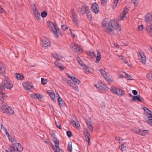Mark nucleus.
I'll list each match as a JSON object with an SVG mask.
<instances>
[{
    "label": "nucleus",
    "mask_w": 152,
    "mask_h": 152,
    "mask_svg": "<svg viewBox=\"0 0 152 152\" xmlns=\"http://www.w3.org/2000/svg\"><path fill=\"white\" fill-rule=\"evenodd\" d=\"M5 68L4 65L0 63V73L3 74L5 72Z\"/></svg>",
    "instance_id": "obj_25"
},
{
    "label": "nucleus",
    "mask_w": 152,
    "mask_h": 152,
    "mask_svg": "<svg viewBox=\"0 0 152 152\" xmlns=\"http://www.w3.org/2000/svg\"><path fill=\"white\" fill-rule=\"evenodd\" d=\"M144 118L147 122V121H148V120L152 118V114L151 113L147 114L144 116Z\"/></svg>",
    "instance_id": "obj_19"
},
{
    "label": "nucleus",
    "mask_w": 152,
    "mask_h": 152,
    "mask_svg": "<svg viewBox=\"0 0 152 152\" xmlns=\"http://www.w3.org/2000/svg\"><path fill=\"white\" fill-rule=\"evenodd\" d=\"M66 133L68 137H71L72 136V134L71 131H67Z\"/></svg>",
    "instance_id": "obj_47"
},
{
    "label": "nucleus",
    "mask_w": 152,
    "mask_h": 152,
    "mask_svg": "<svg viewBox=\"0 0 152 152\" xmlns=\"http://www.w3.org/2000/svg\"><path fill=\"white\" fill-rule=\"evenodd\" d=\"M116 90L117 91L116 94L118 95L123 96L124 94V93H123V91L121 89L117 88Z\"/></svg>",
    "instance_id": "obj_28"
},
{
    "label": "nucleus",
    "mask_w": 152,
    "mask_h": 152,
    "mask_svg": "<svg viewBox=\"0 0 152 152\" xmlns=\"http://www.w3.org/2000/svg\"><path fill=\"white\" fill-rule=\"evenodd\" d=\"M70 47L72 48V50L74 52H80L81 50L80 48L75 44H71L70 45Z\"/></svg>",
    "instance_id": "obj_13"
},
{
    "label": "nucleus",
    "mask_w": 152,
    "mask_h": 152,
    "mask_svg": "<svg viewBox=\"0 0 152 152\" xmlns=\"http://www.w3.org/2000/svg\"><path fill=\"white\" fill-rule=\"evenodd\" d=\"M146 77L149 80H152V71L149 72L147 74Z\"/></svg>",
    "instance_id": "obj_35"
},
{
    "label": "nucleus",
    "mask_w": 152,
    "mask_h": 152,
    "mask_svg": "<svg viewBox=\"0 0 152 152\" xmlns=\"http://www.w3.org/2000/svg\"><path fill=\"white\" fill-rule=\"evenodd\" d=\"M37 99H42L43 97V96L41 94H39L38 93H37Z\"/></svg>",
    "instance_id": "obj_55"
},
{
    "label": "nucleus",
    "mask_w": 152,
    "mask_h": 152,
    "mask_svg": "<svg viewBox=\"0 0 152 152\" xmlns=\"http://www.w3.org/2000/svg\"><path fill=\"white\" fill-rule=\"evenodd\" d=\"M78 63L83 68H84V67H85L86 65L84 64L83 61L81 60H80L78 61Z\"/></svg>",
    "instance_id": "obj_39"
},
{
    "label": "nucleus",
    "mask_w": 152,
    "mask_h": 152,
    "mask_svg": "<svg viewBox=\"0 0 152 152\" xmlns=\"http://www.w3.org/2000/svg\"><path fill=\"white\" fill-rule=\"evenodd\" d=\"M22 84L23 87L26 90H31L33 88L32 83L30 82H25Z\"/></svg>",
    "instance_id": "obj_9"
},
{
    "label": "nucleus",
    "mask_w": 152,
    "mask_h": 152,
    "mask_svg": "<svg viewBox=\"0 0 152 152\" xmlns=\"http://www.w3.org/2000/svg\"><path fill=\"white\" fill-rule=\"evenodd\" d=\"M143 109L145 111L147 112V114L151 113V111L147 107H144L143 108Z\"/></svg>",
    "instance_id": "obj_50"
},
{
    "label": "nucleus",
    "mask_w": 152,
    "mask_h": 152,
    "mask_svg": "<svg viewBox=\"0 0 152 152\" xmlns=\"http://www.w3.org/2000/svg\"><path fill=\"white\" fill-rule=\"evenodd\" d=\"M84 134L85 137L87 136L88 135H90L87 129L84 130Z\"/></svg>",
    "instance_id": "obj_51"
},
{
    "label": "nucleus",
    "mask_w": 152,
    "mask_h": 152,
    "mask_svg": "<svg viewBox=\"0 0 152 152\" xmlns=\"http://www.w3.org/2000/svg\"><path fill=\"white\" fill-rule=\"evenodd\" d=\"M13 143H12L11 145L9 147V150H10V152H14L16 151V150L15 148V147L14 146H13Z\"/></svg>",
    "instance_id": "obj_34"
},
{
    "label": "nucleus",
    "mask_w": 152,
    "mask_h": 152,
    "mask_svg": "<svg viewBox=\"0 0 152 152\" xmlns=\"http://www.w3.org/2000/svg\"><path fill=\"white\" fill-rule=\"evenodd\" d=\"M31 5L32 7H34V8H33V11L36 10H37V9L36 5L34 4H31Z\"/></svg>",
    "instance_id": "obj_63"
},
{
    "label": "nucleus",
    "mask_w": 152,
    "mask_h": 152,
    "mask_svg": "<svg viewBox=\"0 0 152 152\" xmlns=\"http://www.w3.org/2000/svg\"><path fill=\"white\" fill-rule=\"evenodd\" d=\"M87 53L88 55H89L91 58H94L96 57V54L94 52L89 51H87Z\"/></svg>",
    "instance_id": "obj_27"
},
{
    "label": "nucleus",
    "mask_w": 152,
    "mask_h": 152,
    "mask_svg": "<svg viewBox=\"0 0 152 152\" xmlns=\"http://www.w3.org/2000/svg\"><path fill=\"white\" fill-rule=\"evenodd\" d=\"M87 13V17L88 19L91 20L92 19V16L91 12H86Z\"/></svg>",
    "instance_id": "obj_36"
},
{
    "label": "nucleus",
    "mask_w": 152,
    "mask_h": 152,
    "mask_svg": "<svg viewBox=\"0 0 152 152\" xmlns=\"http://www.w3.org/2000/svg\"><path fill=\"white\" fill-rule=\"evenodd\" d=\"M75 127L77 128L79 127L80 126V125L79 122L78 121V120L76 117H75Z\"/></svg>",
    "instance_id": "obj_38"
},
{
    "label": "nucleus",
    "mask_w": 152,
    "mask_h": 152,
    "mask_svg": "<svg viewBox=\"0 0 152 152\" xmlns=\"http://www.w3.org/2000/svg\"><path fill=\"white\" fill-rule=\"evenodd\" d=\"M4 91H3V93L2 94L0 93L1 95V96L0 97V100L2 102H3L4 101V97L5 96V95L4 94Z\"/></svg>",
    "instance_id": "obj_42"
},
{
    "label": "nucleus",
    "mask_w": 152,
    "mask_h": 152,
    "mask_svg": "<svg viewBox=\"0 0 152 152\" xmlns=\"http://www.w3.org/2000/svg\"><path fill=\"white\" fill-rule=\"evenodd\" d=\"M57 28H59L58 27L56 23H54V29L55 31L57 32Z\"/></svg>",
    "instance_id": "obj_59"
},
{
    "label": "nucleus",
    "mask_w": 152,
    "mask_h": 152,
    "mask_svg": "<svg viewBox=\"0 0 152 152\" xmlns=\"http://www.w3.org/2000/svg\"><path fill=\"white\" fill-rule=\"evenodd\" d=\"M83 69L86 72H88L90 73L92 71V69L90 67H88L87 65H86L85 67L83 68Z\"/></svg>",
    "instance_id": "obj_29"
},
{
    "label": "nucleus",
    "mask_w": 152,
    "mask_h": 152,
    "mask_svg": "<svg viewBox=\"0 0 152 152\" xmlns=\"http://www.w3.org/2000/svg\"><path fill=\"white\" fill-rule=\"evenodd\" d=\"M99 71L101 72V74L108 81H111V79H110L109 77L107 76L106 72L104 69H100V70H99Z\"/></svg>",
    "instance_id": "obj_14"
},
{
    "label": "nucleus",
    "mask_w": 152,
    "mask_h": 152,
    "mask_svg": "<svg viewBox=\"0 0 152 152\" xmlns=\"http://www.w3.org/2000/svg\"><path fill=\"white\" fill-rule=\"evenodd\" d=\"M15 77L18 80H22L24 78L23 76L22 75L19 73H16L15 75Z\"/></svg>",
    "instance_id": "obj_20"
},
{
    "label": "nucleus",
    "mask_w": 152,
    "mask_h": 152,
    "mask_svg": "<svg viewBox=\"0 0 152 152\" xmlns=\"http://www.w3.org/2000/svg\"><path fill=\"white\" fill-rule=\"evenodd\" d=\"M71 80L73 82H75L77 84H79L80 83V81L77 78L75 77H71Z\"/></svg>",
    "instance_id": "obj_31"
},
{
    "label": "nucleus",
    "mask_w": 152,
    "mask_h": 152,
    "mask_svg": "<svg viewBox=\"0 0 152 152\" xmlns=\"http://www.w3.org/2000/svg\"><path fill=\"white\" fill-rule=\"evenodd\" d=\"M128 10L129 9H128L127 7H126L124 8V10L123 11L124 14H123L122 16L121 17V18L122 19H124L125 17L126 14L128 12Z\"/></svg>",
    "instance_id": "obj_23"
},
{
    "label": "nucleus",
    "mask_w": 152,
    "mask_h": 152,
    "mask_svg": "<svg viewBox=\"0 0 152 152\" xmlns=\"http://www.w3.org/2000/svg\"><path fill=\"white\" fill-rule=\"evenodd\" d=\"M73 85L72 86V87H73V88L75 89L77 91L78 90V87L75 84H73Z\"/></svg>",
    "instance_id": "obj_60"
},
{
    "label": "nucleus",
    "mask_w": 152,
    "mask_h": 152,
    "mask_svg": "<svg viewBox=\"0 0 152 152\" xmlns=\"http://www.w3.org/2000/svg\"><path fill=\"white\" fill-rule=\"evenodd\" d=\"M31 98H32L34 99H37V94L34 93V94H31Z\"/></svg>",
    "instance_id": "obj_52"
},
{
    "label": "nucleus",
    "mask_w": 152,
    "mask_h": 152,
    "mask_svg": "<svg viewBox=\"0 0 152 152\" xmlns=\"http://www.w3.org/2000/svg\"><path fill=\"white\" fill-rule=\"evenodd\" d=\"M53 55L55 58L57 60H60V58L58 54L56 53H53Z\"/></svg>",
    "instance_id": "obj_45"
},
{
    "label": "nucleus",
    "mask_w": 152,
    "mask_h": 152,
    "mask_svg": "<svg viewBox=\"0 0 152 152\" xmlns=\"http://www.w3.org/2000/svg\"><path fill=\"white\" fill-rule=\"evenodd\" d=\"M48 15V13L45 11H43L41 13V16L42 18L45 17Z\"/></svg>",
    "instance_id": "obj_41"
},
{
    "label": "nucleus",
    "mask_w": 152,
    "mask_h": 152,
    "mask_svg": "<svg viewBox=\"0 0 152 152\" xmlns=\"http://www.w3.org/2000/svg\"><path fill=\"white\" fill-rule=\"evenodd\" d=\"M71 12L72 16V20L75 24L77 26H78L79 25L78 20L76 14V13L74 9L72 8L71 9Z\"/></svg>",
    "instance_id": "obj_5"
},
{
    "label": "nucleus",
    "mask_w": 152,
    "mask_h": 152,
    "mask_svg": "<svg viewBox=\"0 0 152 152\" xmlns=\"http://www.w3.org/2000/svg\"><path fill=\"white\" fill-rule=\"evenodd\" d=\"M143 25H141L139 26L138 27V29L139 30L141 31L143 29Z\"/></svg>",
    "instance_id": "obj_61"
},
{
    "label": "nucleus",
    "mask_w": 152,
    "mask_h": 152,
    "mask_svg": "<svg viewBox=\"0 0 152 152\" xmlns=\"http://www.w3.org/2000/svg\"><path fill=\"white\" fill-rule=\"evenodd\" d=\"M138 55L140 56L141 58V62L143 64H145L146 63V59L145 56L143 52L141 50L138 51Z\"/></svg>",
    "instance_id": "obj_7"
},
{
    "label": "nucleus",
    "mask_w": 152,
    "mask_h": 152,
    "mask_svg": "<svg viewBox=\"0 0 152 152\" xmlns=\"http://www.w3.org/2000/svg\"><path fill=\"white\" fill-rule=\"evenodd\" d=\"M83 6L84 7V9L85 11H86V12L90 11L89 7L88 6L85 5Z\"/></svg>",
    "instance_id": "obj_48"
},
{
    "label": "nucleus",
    "mask_w": 152,
    "mask_h": 152,
    "mask_svg": "<svg viewBox=\"0 0 152 152\" xmlns=\"http://www.w3.org/2000/svg\"><path fill=\"white\" fill-rule=\"evenodd\" d=\"M13 145L16 146V151L21 152L23 151V148L21 145L20 143L17 142L16 141L14 142Z\"/></svg>",
    "instance_id": "obj_12"
},
{
    "label": "nucleus",
    "mask_w": 152,
    "mask_h": 152,
    "mask_svg": "<svg viewBox=\"0 0 152 152\" xmlns=\"http://www.w3.org/2000/svg\"><path fill=\"white\" fill-rule=\"evenodd\" d=\"M55 124H56V126L57 128L60 129H61V124L59 121H56Z\"/></svg>",
    "instance_id": "obj_49"
},
{
    "label": "nucleus",
    "mask_w": 152,
    "mask_h": 152,
    "mask_svg": "<svg viewBox=\"0 0 152 152\" xmlns=\"http://www.w3.org/2000/svg\"><path fill=\"white\" fill-rule=\"evenodd\" d=\"M124 76H123V75H121V77H127V79L129 80H132V77L129 75L128 74L124 72Z\"/></svg>",
    "instance_id": "obj_32"
},
{
    "label": "nucleus",
    "mask_w": 152,
    "mask_h": 152,
    "mask_svg": "<svg viewBox=\"0 0 152 152\" xmlns=\"http://www.w3.org/2000/svg\"><path fill=\"white\" fill-rule=\"evenodd\" d=\"M41 82L42 84L45 85L47 82V80L45 79L42 78L41 79Z\"/></svg>",
    "instance_id": "obj_43"
},
{
    "label": "nucleus",
    "mask_w": 152,
    "mask_h": 152,
    "mask_svg": "<svg viewBox=\"0 0 152 152\" xmlns=\"http://www.w3.org/2000/svg\"><path fill=\"white\" fill-rule=\"evenodd\" d=\"M51 137L53 138V140L54 139V138H56V136L55 134L53 132L52 134H51Z\"/></svg>",
    "instance_id": "obj_62"
},
{
    "label": "nucleus",
    "mask_w": 152,
    "mask_h": 152,
    "mask_svg": "<svg viewBox=\"0 0 152 152\" xmlns=\"http://www.w3.org/2000/svg\"><path fill=\"white\" fill-rule=\"evenodd\" d=\"M61 27L62 29L64 30V31L68 29V27L65 25H62L61 26Z\"/></svg>",
    "instance_id": "obj_54"
},
{
    "label": "nucleus",
    "mask_w": 152,
    "mask_h": 152,
    "mask_svg": "<svg viewBox=\"0 0 152 152\" xmlns=\"http://www.w3.org/2000/svg\"><path fill=\"white\" fill-rule=\"evenodd\" d=\"M97 56L95 61L96 63H98L101 59V54L100 52L98 50H97Z\"/></svg>",
    "instance_id": "obj_24"
},
{
    "label": "nucleus",
    "mask_w": 152,
    "mask_h": 152,
    "mask_svg": "<svg viewBox=\"0 0 152 152\" xmlns=\"http://www.w3.org/2000/svg\"><path fill=\"white\" fill-rule=\"evenodd\" d=\"M3 82L0 85V93L2 94L3 91H4V88L10 89L13 87V84L10 80L7 77L5 78Z\"/></svg>",
    "instance_id": "obj_2"
},
{
    "label": "nucleus",
    "mask_w": 152,
    "mask_h": 152,
    "mask_svg": "<svg viewBox=\"0 0 152 152\" xmlns=\"http://www.w3.org/2000/svg\"><path fill=\"white\" fill-rule=\"evenodd\" d=\"M49 95L53 101L56 102V100L55 99V95L54 93L53 92H50L49 94Z\"/></svg>",
    "instance_id": "obj_26"
},
{
    "label": "nucleus",
    "mask_w": 152,
    "mask_h": 152,
    "mask_svg": "<svg viewBox=\"0 0 152 152\" xmlns=\"http://www.w3.org/2000/svg\"><path fill=\"white\" fill-rule=\"evenodd\" d=\"M98 88L99 89V90H101L102 91H103L106 90H107V87L106 84H104L102 86L98 87Z\"/></svg>",
    "instance_id": "obj_30"
},
{
    "label": "nucleus",
    "mask_w": 152,
    "mask_h": 152,
    "mask_svg": "<svg viewBox=\"0 0 152 152\" xmlns=\"http://www.w3.org/2000/svg\"><path fill=\"white\" fill-rule=\"evenodd\" d=\"M68 150L70 152H72V142H69L68 144Z\"/></svg>",
    "instance_id": "obj_33"
},
{
    "label": "nucleus",
    "mask_w": 152,
    "mask_h": 152,
    "mask_svg": "<svg viewBox=\"0 0 152 152\" xmlns=\"http://www.w3.org/2000/svg\"><path fill=\"white\" fill-rule=\"evenodd\" d=\"M34 12L35 17L37 18V20L39 21L41 20V17L40 16V13L38 11V10H34Z\"/></svg>",
    "instance_id": "obj_18"
},
{
    "label": "nucleus",
    "mask_w": 152,
    "mask_h": 152,
    "mask_svg": "<svg viewBox=\"0 0 152 152\" xmlns=\"http://www.w3.org/2000/svg\"><path fill=\"white\" fill-rule=\"evenodd\" d=\"M88 127L91 132H92L93 131L94 127L92 126V125L88 126Z\"/></svg>",
    "instance_id": "obj_56"
},
{
    "label": "nucleus",
    "mask_w": 152,
    "mask_h": 152,
    "mask_svg": "<svg viewBox=\"0 0 152 152\" xmlns=\"http://www.w3.org/2000/svg\"><path fill=\"white\" fill-rule=\"evenodd\" d=\"M78 11L82 15H84L86 13V11L85 10L84 7L83 6L79 7L78 8Z\"/></svg>",
    "instance_id": "obj_21"
},
{
    "label": "nucleus",
    "mask_w": 152,
    "mask_h": 152,
    "mask_svg": "<svg viewBox=\"0 0 152 152\" xmlns=\"http://www.w3.org/2000/svg\"><path fill=\"white\" fill-rule=\"evenodd\" d=\"M1 111L4 113H6L8 115H11L13 114L14 111L11 107L8 106L7 107L5 105L4 106H2L1 108Z\"/></svg>",
    "instance_id": "obj_4"
},
{
    "label": "nucleus",
    "mask_w": 152,
    "mask_h": 152,
    "mask_svg": "<svg viewBox=\"0 0 152 152\" xmlns=\"http://www.w3.org/2000/svg\"><path fill=\"white\" fill-rule=\"evenodd\" d=\"M90 135H88L87 136H86V137H85L86 139V140L88 142V145H90Z\"/></svg>",
    "instance_id": "obj_40"
},
{
    "label": "nucleus",
    "mask_w": 152,
    "mask_h": 152,
    "mask_svg": "<svg viewBox=\"0 0 152 152\" xmlns=\"http://www.w3.org/2000/svg\"><path fill=\"white\" fill-rule=\"evenodd\" d=\"M104 84H105L103 83L102 82H101L99 83V84L98 86L96 85H95V86L97 88H98V87H99L100 86H103V85H104Z\"/></svg>",
    "instance_id": "obj_53"
},
{
    "label": "nucleus",
    "mask_w": 152,
    "mask_h": 152,
    "mask_svg": "<svg viewBox=\"0 0 152 152\" xmlns=\"http://www.w3.org/2000/svg\"><path fill=\"white\" fill-rule=\"evenodd\" d=\"M132 92L133 94L134 95H137L138 94L137 91L136 90H133Z\"/></svg>",
    "instance_id": "obj_64"
},
{
    "label": "nucleus",
    "mask_w": 152,
    "mask_h": 152,
    "mask_svg": "<svg viewBox=\"0 0 152 152\" xmlns=\"http://www.w3.org/2000/svg\"><path fill=\"white\" fill-rule=\"evenodd\" d=\"M86 122L88 126L92 125V120L90 118L86 119Z\"/></svg>",
    "instance_id": "obj_37"
},
{
    "label": "nucleus",
    "mask_w": 152,
    "mask_h": 152,
    "mask_svg": "<svg viewBox=\"0 0 152 152\" xmlns=\"http://www.w3.org/2000/svg\"><path fill=\"white\" fill-rule=\"evenodd\" d=\"M102 26L104 30L107 33L112 32L113 31V29L118 31H120L121 30V27L117 21L113 20H111L108 23L105 20L103 21Z\"/></svg>",
    "instance_id": "obj_1"
},
{
    "label": "nucleus",
    "mask_w": 152,
    "mask_h": 152,
    "mask_svg": "<svg viewBox=\"0 0 152 152\" xmlns=\"http://www.w3.org/2000/svg\"><path fill=\"white\" fill-rule=\"evenodd\" d=\"M42 46L45 48H48L50 45V42L48 39H43L42 40Z\"/></svg>",
    "instance_id": "obj_11"
},
{
    "label": "nucleus",
    "mask_w": 152,
    "mask_h": 152,
    "mask_svg": "<svg viewBox=\"0 0 152 152\" xmlns=\"http://www.w3.org/2000/svg\"><path fill=\"white\" fill-rule=\"evenodd\" d=\"M8 138L9 140L12 142V143H13L14 142H15V140H14V138H12L11 137H9Z\"/></svg>",
    "instance_id": "obj_57"
},
{
    "label": "nucleus",
    "mask_w": 152,
    "mask_h": 152,
    "mask_svg": "<svg viewBox=\"0 0 152 152\" xmlns=\"http://www.w3.org/2000/svg\"><path fill=\"white\" fill-rule=\"evenodd\" d=\"M145 20L146 22L150 23L151 25L146 28L147 31L151 36H152V14L147 13L145 15Z\"/></svg>",
    "instance_id": "obj_3"
},
{
    "label": "nucleus",
    "mask_w": 152,
    "mask_h": 152,
    "mask_svg": "<svg viewBox=\"0 0 152 152\" xmlns=\"http://www.w3.org/2000/svg\"><path fill=\"white\" fill-rule=\"evenodd\" d=\"M54 23H53L49 21V27L51 29L52 32L54 34V35L56 38H58L59 36L58 34L57 33V32L55 31L54 29Z\"/></svg>",
    "instance_id": "obj_8"
},
{
    "label": "nucleus",
    "mask_w": 152,
    "mask_h": 152,
    "mask_svg": "<svg viewBox=\"0 0 152 152\" xmlns=\"http://www.w3.org/2000/svg\"><path fill=\"white\" fill-rule=\"evenodd\" d=\"M58 98L57 99L58 102L60 106H64L65 103L64 101L62 99L61 97L59 96V94H58Z\"/></svg>",
    "instance_id": "obj_17"
},
{
    "label": "nucleus",
    "mask_w": 152,
    "mask_h": 152,
    "mask_svg": "<svg viewBox=\"0 0 152 152\" xmlns=\"http://www.w3.org/2000/svg\"><path fill=\"white\" fill-rule=\"evenodd\" d=\"M147 123L149 125L152 126V118L148 120V121H147Z\"/></svg>",
    "instance_id": "obj_58"
},
{
    "label": "nucleus",
    "mask_w": 152,
    "mask_h": 152,
    "mask_svg": "<svg viewBox=\"0 0 152 152\" xmlns=\"http://www.w3.org/2000/svg\"><path fill=\"white\" fill-rule=\"evenodd\" d=\"M148 130H142L141 129H139L138 131L137 130L136 133L142 136H145L148 134Z\"/></svg>",
    "instance_id": "obj_15"
},
{
    "label": "nucleus",
    "mask_w": 152,
    "mask_h": 152,
    "mask_svg": "<svg viewBox=\"0 0 152 152\" xmlns=\"http://www.w3.org/2000/svg\"><path fill=\"white\" fill-rule=\"evenodd\" d=\"M117 88L112 87L111 88V91L113 93L116 94Z\"/></svg>",
    "instance_id": "obj_46"
},
{
    "label": "nucleus",
    "mask_w": 152,
    "mask_h": 152,
    "mask_svg": "<svg viewBox=\"0 0 152 152\" xmlns=\"http://www.w3.org/2000/svg\"><path fill=\"white\" fill-rule=\"evenodd\" d=\"M99 9L98 5L96 3L94 2L92 4L91 10L95 14H97L99 12Z\"/></svg>",
    "instance_id": "obj_10"
},
{
    "label": "nucleus",
    "mask_w": 152,
    "mask_h": 152,
    "mask_svg": "<svg viewBox=\"0 0 152 152\" xmlns=\"http://www.w3.org/2000/svg\"><path fill=\"white\" fill-rule=\"evenodd\" d=\"M53 140L55 145L51 144L50 146L54 152H57V150L59 148V140L57 138L53 139Z\"/></svg>",
    "instance_id": "obj_6"
},
{
    "label": "nucleus",
    "mask_w": 152,
    "mask_h": 152,
    "mask_svg": "<svg viewBox=\"0 0 152 152\" xmlns=\"http://www.w3.org/2000/svg\"><path fill=\"white\" fill-rule=\"evenodd\" d=\"M118 1L119 0H114V4L113 6V9H114L116 7L118 3Z\"/></svg>",
    "instance_id": "obj_44"
},
{
    "label": "nucleus",
    "mask_w": 152,
    "mask_h": 152,
    "mask_svg": "<svg viewBox=\"0 0 152 152\" xmlns=\"http://www.w3.org/2000/svg\"><path fill=\"white\" fill-rule=\"evenodd\" d=\"M55 64L57 67L61 69L62 70H64V67L62 65L61 63H59L58 61L55 62Z\"/></svg>",
    "instance_id": "obj_22"
},
{
    "label": "nucleus",
    "mask_w": 152,
    "mask_h": 152,
    "mask_svg": "<svg viewBox=\"0 0 152 152\" xmlns=\"http://www.w3.org/2000/svg\"><path fill=\"white\" fill-rule=\"evenodd\" d=\"M131 100L134 101H138L140 102H142L144 101V99L141 97L140 95H136L135 96H133Z\"/></svg>",
    "instance_id": "obj_16"
}]
</instances>
